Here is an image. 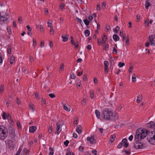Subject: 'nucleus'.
Instances as JSON below:
<instances>
[{
  "label": "nucleus",
  "instance_id": "obj_29",
  "mask_svg": "<svg viewBox=\"0 0 155 155\" xmlns=\"http://www.w3.org/2000/svg\"><path fill=\"white\" fill-rule=\"evenodd\" d=\"M119 29V27L118 26H116L115 28L114 29V31L116 33H117Z\"/></svg>",
  "mask_w": 155,
  "mask_h": 155
},
{
  "label": "nucleus",
  "instance_id": "obj_28",
  "mask_svg": "<svg viewBox=\"0 0 155 155\" xmlns=\"http://www.w3.org/2000/svg\"><path fill=\"white\" fill-rule=\"evenodd\" d=\"M83 21H84L85 24L86 25H88L89 24L90 21H89L87 19H84V20Z\"/></svg>",
  "mask_w": 155,
  "mask_h": 155
},
{
  "label": "nucleus",
  "instance_id": "obj_23",
  "mask_svg": "<svg viewBox=\"0 0 155 155\" xmlns=\"http://www.w3.org/2000/svg\"><path fill=\"white\" fill-rule=\"evenodd\" d=\"M142 96H138L137 97V102L138 103H139L141 101V99H142Z\"/></svg>",
  "mask_w": 155,
  "mask_h": 155
},
{
  "label": "nucleus",
  "instance_id": "obj_22",
  "mask_svg": "<svg viewBox=\"0 0 155 155\" xmlns=\"http://www.w3.org/2000/svg\"><path fill=\"white\" fill-rule=\"evenodd\" d=\"M15 60V57L12 56L11 57L10 61V63L11 64H12Z\"/></svg>",
  "mask_w": 155,
  "mask_h": 155
},
{
  "label": "nucleus",
  "instance_id": "obj_59",
  "mask_svg": "<svg viewBox=\"0 0 155 155\" xmlns=\"http://www.w3.org/2000/svg\"><path fill=\"white\" fill-rule=\"evenodd\" d=\"M53 45V44L52 41H50L49 44V46H50V47L51 48L52 47Z\"/></svg>",
  "mask_w": 155,
  "mask_h": 155
},
{
  "label": "nucleus",
  "instance_id": "obj_45",
  "mask_svg": "<svg viewBox=\"0 0 155 155\" xmlns=\"http://www.w3.org/2000/svg\"><path fill=\"white\" fill-rule=\"evenodd\" d=\"M70 38H71V43L73 45L74 44V41L73 40V39H74L73 38L72 36H71Z\"/></svg>",
  "mask_w": 155,
  "mask_h": 155
},
{
  "label": "nucleus",
  "instance_id": "obj_52",
  "mask_svg": "<svg viewBox=\"0 0 155 155\" xmlns=\"http://www.w3.org/2000/svg\"><path fill=\"white\" fill-rule=\"evenodd\" d=\"M9 147L12 150H13L15 148L14 145L13 144L11 145V144L9 145Z\"/></svg>",
  "mask_w": 155,
  "mask_h": 155
},
{
  "label": "nucleus",
  "instance_id": "obj_57",
  "mask_svg": "<svg viewBox=\"0 0 155 155\" xmlns=\"http://www.w3.org/2000/svg\"><path fill=\"white\" fill-rule=\"evenodd\" d=\"M78 120L77 118H75L74 124H76V125H77L78 124Z\"/></svg>",
  "mask_w": 155,
  "mask_h": 155
},
{
  "label": "nucleus",
  "instance_id": "obj_56",
  "mask_svg": "<svg viewBox=\"0 0 155 155\" xmlns=\"http://www.w3.org/2000/svg\"><path fill=\"white\" fill-rule=\"evenodd\" d=\"M105 4L104 2L102 4V8H103V9H104V8H105Z\"/></svg>",
  "mask_w": 155,
  "mask_h": 155
},
{
  "label": "nucleus",
  "instance_id": "obj_63",
  "mask_svg": "<svg viewBox=\"0 0 155 155\" xmlns=\"http://www.w3.org/2000/svg\"><path fill=\"white\" fill-rule=\"evenodd\" d=\"M92 153L94 154L95 155H97V151L96 150H92Z\"/></svg>",
  "mask_w": 155,
  "mask_h": 155
},
{
  "label": "nucleus",
  "instance_id": "obj_35",
  "mask_svg": "<svg viewBox=\"0 0 155 155\" xmlns=\"http://www.w3.org/2000/svg\"><path fill=\"white\" fill-rule=\"evenodd\" d=\"M109 48V45L108 44H106L105 47L103 48V50H107Z\"/></svg>",
  "mask_w": 155,
  "mask_h": 155
},
{
  "label": "nucleus",
  "instance_id": "obj_43",
  "mask_svg": "<svg viewBox=\"0 0 155 155\" xmlns=\"http://www.w3.org/2000/svg\"><path fill=\"white\" fill-rule=\"evenodd\" d=\"M69 143V141L68 140H66L64 142V144L66 146H68V144Z\"/></svg>",
  "mask_w": 155,
  "mask_h": 155
},
{
  "label": "nucleus",
  "instance_id": "obj_51",
  "mask_svg": "<svg viewBox=\"0 0 155 155\" xmlns=\"http://www.w3.org/2000/svg\"><path fill=\"white\" fill-rule=\"evenodd\" d=\"M78 42H75L74 43L73 45H74V47L75 48H77L78 47Z\"/></svg>",
  "mask_w": 155,
  "mask_h": 155
},
{
  "label": "nucleus",
  "instance_id": "obj_11",
  "mask_svg": "<svg viewBox=\"0 0 155 155\" xmlns=\"http://www.w3.org/2000/svg\"><path fill=\"white\" fill-rule=\"evenodd\" d=\"M37 127L35 126H31L29 127V131L30 132L33 133L36 130Z\"/></svg>",
  "mask_w": 155,
  "mask_h": 155
},
{
  "label": "nucleus",
  "instance_id": "obj_41",
  "mask_svg": "<svg viewBox=\"0 0 155 155\" xmlns=\"http://www.w3.org/2000/svg\"><path fill=\"white\" fill-rule=\"evenodd\" d=\"M4 90V87L3 85H2L0 86V93H2L3 92Z\"/></svg>",
  "mask_w": 155,
  "mask_h": 155
},
{
  "label": "nucleus",
  "instance_id": "obj_1",
  "mask_svg": "<svg viewBox=\"0 0 155 155\" xmlns=\"http://www.w3.org/2000/svg\"><path fill=\"white\" fill-rule=\"evenodd\" d=\"M102 116L105 119L115 120L118 119V115L117 114H114L111 110L106 109L103 112Z\"/></svg>",
  "mask_w": 155,
  "mask_h": 155
},
{
  "label": "nucleus",
  "instance_id": "obj_30",
  "mask_svg": "<svg viewBox=\"0 0 155 155\" xmlns=\"http://www.w3.org/2000/svg\"><path fill=\"white\" fill-rule=\"evenodd\" d=\"M7 52L8 54H11V47L10 46H8V49H7Z\"/></svg>",
  "mask_w": 155,
  "mask_h": 155
},
{
  "label": "nucleus",
  "instance_id": "obj_13",
  "mask_svg": "<svg viewBox=\"0 0 155 155\" xmlns=\"http://www.w3.org/2000/svg\"><path fill=\"white\" fill-rule=\"evenodd\" d=\"M60 124H58V123L57 124V128H56V130H57V134H59L60 133V132L61 131V129L60 128Z\"/></svg>",
  "mask_w": 155,
  "mask_h": 155
},
{
  "label": "nucleus",
  "instance_id": "obj_24",
  "mask_svg": "<svg viewBox=\"0 0 155 155\" xmlns=\"http://www.w3.org/2000/svg\"><path fill=\"white\" fill-rule=\"evenodd\" d=\"M62 38H63V41L64 42L67 41L68 39V37L63 35L62 36Z\"/></svg>",
  "mask_w": 155,
  "mask_h": 155
},
{
  "label": "nucleus",
  "instance_id": "obj_12",
  "mask_svg": "<svg viewBox=\"0 0 155 155\" xmlns=\"http://www.w3.org/2000/svg\"><path fill=\"white\" fill-rule=\"evenodd\" d=\"M82 127L81 125L78 126L77 127L76 130L79 134H81L82 132Z\"/></svg>",
  "mask_w": 155,
  "mask_h": 155
},
{
  "label": "nucleus",
  "instance_id": "obj_3",
  "mask_svg": "<svg viewBox=\"0 0 155 155\" xmlns=\"http://www.w3.org/2000/svg\"><path fill=\"white\" fill-rule=\"evenodd\" d=\"M8 134L7 128L3 126H0V139L2 140L5 139Z\"/></svg>",
  "mask_w": 155,
  "mask_h": 155
},
{
  "label": "nucleus",
  "instance_id": "obj_53",
  "mask_svg": "<svg viewBox=\"0 0 155 155\" xmlns=\"http://www.w3.org/2000/svg\"><path fill=\"white\" fill-rule=\"evenodd\" d=\"M33 46H35V45H36V40L35 39L33 38Z\"/></svg>",
  "mask_w": 155,
  "mask_h": 155
},
{
  "label": "nucleus",
  "instance_id": "obj_42",
  "mask_svg": "<svg viewBox=\"0 0 155 155\" xmlns=\"http://www.w3.org/2000/svg\"><path fill=\"white\" fill-rule=\"evenodd\" d=\"M133 68L132 66H131L128 69V71L130 73H131L132 71H133Z\"/></svg>",
  "mask_w": 155,
  "mask_h": 155
},
{
  "label": "nucleus",
  "instance_id": "obj_5",
  "mask_svg": "<svg viewBox=\"0 0 155 155\" xmlns=\"http://www.w3.org/2000/svg\"><path fill=\"white\" fill-rule=\"evenodd\" d=\"M135 141L134 145V147L136 149L142 148L143 145L142 143L139 140Z\"/></svg>",
  "mask_w": 155,
  "mask_h": 155
},
{
  "label": "nucleus",
  "instance_id": "obj_34",
  "mask_svg": "<svg viewBox=\"0 0 155 155\" xmlns=\"http://www.w3.org/2000/svg\"><path fill=\"white\" fill-rule=\"evenodd\" d=\"M2 117L3 118L4 120H5L6 118V114L5 112H3V114L2 115Z\"/></svg>",
  "mask_w": 155,
  "mask_h": 155
},
{
  "label": "nucleus",
  "instance_id": "obj_2",
  "mask_svg": "<svg viewBox=\"0 0 155 155\" xmlns=\"http://www.w3.org/2000/svg\"><path fill=\"white\" fill-rule=\"evenodd\" d=\"M147 130L145 129L144 130L139 128L136 131V134L135 136V140L140 141L142 139H144L147 136Z\"/></svg>",
  "mask_w": 155,
  "mask_h": 155
},
{
  "label": "nucleus",
  "instance_id": "obj_16",
  "mask_svg": "<svg viewBox=\"0 0 155 155\" xmlns=\"http://www.w3.org/2000/svg\"><path fill=\"white\" fill-rule=\"evenodd\" d=\"M87 141H90L92 143H93V141L94 140V136H91V137H87Z\"/></svg>",
  "mask_w": 155,
  "mask_h": 155
},
{
  "label": "nucleus",
  "instance_id": "obj_58",
  "mask_svg": "<svg viewBox=\"0 0 155 155\" xmlns=\"http://www.w3.org/2000/svg\"><path fill=\"white\" fill-rule=\"evenodd\" d=\"M133 138V136L132 135H131L129 137L128 139L129 140L131 141L132 140Z\"/></svg>",
  "mask_w": 155,
  "mask_h": 155
},
{
  "label": "nucleus",
  "instance_id": "obj_15",
  "mask_svg": "<svg viewBox=\"0 0 155 155\" xmlns=\"http://www.w3.org/2000/svg\"><path fill=\"white\" fill-rule=\"evenodd\" d=\"M63 109L67 111H69L71 110L70 106L68 105L67 106L65 104H63Z\"/></svg>",
  "mask_w": 155,
  "mask_h": 155
},
{
  "label": "nucleus",
  "instance_id": "obj_18",
  "mask_svg": "<svg viewBox=\"0 0 155 155\" xmlns=\"http://www.w3.org/2000/svg\"><path fill=\"white\" fill-rule=\"evenodd\" d=\"M113 37L114 40L116 41H118L119 39V37L116 34H114L113 35Z\"/></svg>",
  "mask_w": 155,
  "mask_h": 155
},
{
  "label": "nucleus",
  "instance_id": "obj_20",
  "mask_svg": "<svg viewBox=\"0 0 155 155\" xmlns=\"http://www.w3.org/2000/svg\"><path fill=\"white\" fill-rule=\"evenodd\" d=\"M84 33L85 34V35L86 37L88 36L90 34V31L88 30H86L84 31Z\"/></svg>",
  "mask_w": 155,
  "mask_h": 155
},
{
  "label": "nucleus",
  "instance_id": "obj_37",
  "mask_svg": "<svg viewBox=\"0 0 155 155\" xmlns=\"http://www.w3.org/2000/svg\"><path fill=\"white\" fill-rule=\"evenodd\" d=\"M59 7L61 9H64V3H61Z\"/></svg>",
  "mask_w": 155,
  "mask_h": 155
},
{
  "label": "nucleus",
  "instance_id": "obj_50",
  "mask_svg": "<svg viewBox=\"0 0 155 155\" xmlns=\"http://www.w3.org/2000/svg\"><path fill=\"white\" fill-rule=\"evenodd\" d=\"M98 44V45H100L101 44V39L100 38L97 39Z\"/></svg>",
  "mask_w": 155,
  "mask_h": 155
},
{
  "label": "nucleus",
  "instance_id": "obj_55",
  "mask_svg": "<svg viewBox=\"0 0 155 155\" xmlns=\"http://www.w3.org/2000/svg\"><path fill=\"white\" fill-rule=\"evenodd\" d=\"M18 21L20 23H21L22 21V18L21 17H19L18 18Z\"/></svg>",
  "mask_w": 155,
  "mask_h": 155
},
{
  "label": "nucleus",
  "instance_id": "obj_44",
  "mask_svg": "<svg viewBox=\"0 0 155 155\" xmlns=\"http://www.w3.org/2000/svg\"><path fill=\"white\" fill-rule=\"evenodd\" d=\"M21 150V148H20L15 155H19Z\"/></svg>",
  "mask_w": 155,
  "mask_h": 155
},
{
  "label": "nucleus",
  "instance_id": "obj_31",
  "mask_svg": "<svg viewBox=\"0 0 155 155\" xmlns=\"http://www.w3.org/2000/svg\"><path fill=\"white\" fill-rule=\"evenodd\" d=\"M125 65L124 63L123 62H120L118 64V66H119L120 68L123 67Z\"/></svg>",
  "mask_w": 155,
  "mask_h": 155
},
{
  "label": "nucleus",
  "instance_id": "obj_60",
  "mask_svg": "<svg viewBox=\"0 0 155 155\" xmlns=\"http://www.w3.org/2000/svg\"><path fill=\"white\" fill-rule=\"evenodd\" d=\"M26 27L28 29V31H31L32 30L31 28H30L29 26L27 25L26 26Z\"/></svg>",
  "mask_w": 155,
  "mask_h": 155
},
{
  "label": "nucleus",
  "instance_id": "obj_46",
  "mask_svg": "<svg viewBox=\"0 0 155 155\" xmlns=\"http://www.w3.org/2000/svg\"><path fill=\"white\" fill-rule=\"evenodd\" d=\"M84 147L82 146H80L79 147V150L80 151H83V150Z\"/></svg>",
  "mask_w": 155,
  "mask_h": 155
},
{
  "label": "nucleus",
  "instance_id": "obj_61",
  "mask_svg": "<svg viewBox=\"0 0 155 155\" xmlns=\"http://www.w3.org/2000/svg\"><path fill=\"white\" fill-rule=\"evenodd\" d=\"M87 48L88 50H91V46L90 45H89L87 46Z\"/></svg>",
  "mask_w": 155,
  "mask_h": 155
},
{
  "label": "nucleus",
  "instance_id": "obj_38",
  "mask_svg": "<svg viewBox=\"0 0 155 155\" xmlns=\"http://www.w3.org/2000/svg\"><path fill=\"white\" fill-rule=\"evenodd\" d=\"M49 96L51 98H53L55 97V95L53 94H49Z\"/></svg>",
  "mask_w": 155,
  "mask_h": 155
},
{
  "label": "nucleus",
  "instance_id": "obj_39",
  "mask_svg": "<svg viewBox=\"0 0 155 155\" xmlns=\"http://www.w3.org/2000/svg\"><path fill=\"white\" fill-rule=\"evenodd\" d=\"M52 127H50L49 128V129H48V132H49V133L50 134H51L52 132Z\"/></svg>",
  "mask_w": 155,
  "mask_h": 155
},
{
  "label": "nucleus",
  "instance_id": "obj_36",
  "mask_svg": "<svg viewBox=\"0 0 155 155\" xmlns=\"http://www.w3.org/2000/svg\"><path fill=\"white\" fill-rule=\"evenodd\" d=\"M76 18L77 21L78 22H79L81 25L82 23H83V22L81 19H80L79 18L77 17Z\"/></svg>",
  "mask_w": 155,
  "mask_h": 155
},
{
  "label": "nucleus",
  "instance_id": "obj_14",
  "mask_svg": "<svg viewBox=\"0 0 155 155\" xmlns=\"http://www.w3.org/2000/svg\"><path fill=\"white\" fill-rule=\"evenodd\" d=\"M107 39V35L105 33H104L103 36L102 38V43L103 44H105V43Z\"/></svg>",
  "mask_w": 155,
  "mask_h": 155
},
{
  "label": "nucleus",
  "instance_id": "obj_26",
  "mask_svg": "<svg viewBox=\"0 0 155 155\" xmlns=\"http://www.w3.org/2000/svg\"><path fill=\"white\" fill-rule=\"evenodd\" d=\"M50 152L49 153V155H53L54 153V150L50 147L49 148Z\"/></svg>",
  "mask_w": 155,
  "mask_h": 155
},
{
  "label": "nucleus",
  "instance_id": "obj_27",
  "mask_svg": "<svg viewBox=\"0 0 155 155\" xmlns=\"http://www.w3.org/2000/svg\"><path fill=\"white\" fill-rule=\"evenodd\" d=\"M33 105L32 103H30L29 104V107L30 109L32 111H34V109L33 107Z\"/></svg>",
  "mask_w": 155,
  "mask_h": 155
},
{
  "label": "nucleus",
  "instance_id": "obj_9",
  "mask_svg": "<svg viewBox=\"0 0 155 155\" xmlns=\"http://www.w3.org/2000/svg\"><path fill=\"white\" fill-rule=\"evenodd\" d=\"M104 71L105 72L107 73L108 72V67L109 65V63L107 61H105L104 62Z\"/></svg>",
  "mask_w": 155,
  "mask_h": 155
},
{
  "label": "nucleus",
  "instance_id": "obj_54",
  "mask_svg": "<svg viewBox=\"0 0 155 155\" xmlns=\"http://www.w3.org/2000/svg\"><path fill=\"white\" fill-rule=\"evenodd\" d=\"M7 31L9 35H10L11 33V30L10 28H7Z\"/></svg>",
  "mask_w": 155,
  "mask_h": 155
},
{
  "label": "nucleus",
  "instance_id": "obj_19",
  "mask_svg": "<svg viewBox=\"0 0 155 155\" xmlns=\"http://www.w3.org/2000/svg\"><path fill=\"white\" fill-rule=\"evenodd\" d=\"M95 114L96 115L97 117L98 118H100V113L99 111L97 110L95 111Z\"/></svg>",
  "mask_w": 155,
  "mask_h": 155
},
{
  "label": "nucleus",
  "instance_id": "obj_21",
  "mask_svg": "<svg viewBox=\"0 0 155 155\" xmlns=\"http://www.w3.org/2000/svg\"><path fill=\"white\" fill-rule=\"evenodd\" d=\"M150 4L148 1H147L146 2V4L145 5V8L146 9H147L150 6Z\"/></svg>",
  "mask_w": 155,
  "mask_h": 155
},
{
  "label": "nucleus",
  "instance_id": "obj_40",
  "mask_svg": "<svg viewBox=\"0 0 155 155\" xmlns=\"http://www.w3.org/2000/svg\"><path fill=\"white\" fill-rule=\"evenodd\" d=\"M136 80V76L135 75H134V76H133L132 77V81L133 82H134Z\"/></svg>",
  "mask_w": 155,
  "mask_h": 155
},
{
  "label": "nucleus",
  "instance_id": "obj_8",
  "mask_svg": "<svg viewBox=\"0 0 155 155\" xmlns=\"http://www.w3.org/2000/svg\"><path fill=\"white\" fill-rule=\"evenodd\" d=\"M148 131H147V134H146L147 135V140H149L150 139V138H152V137H155V132H151L150 133H149L148 134Z\"/></svg>",
  "mask_w": 155,
  "mask_h": 155
},
{
  "label": "nucleus",
  "instance_id": "obj_47",
  "mask_svg": "<svg viewBox=\"0 0 155 155\" xmlns=\"http://www.w3.org/2000/svg\"><path fill=\"white\" fill-rule=\"evenodd\" d=\"M113 52L114 53L115 52V53L116 54H117V50L115 47H114L113 48Z\"/></svg>",
  "mask_w": 155,
  "mask_h": 155
},
{
  "label": "nucleus",
  "instance_id": "obj_48",
  "mask_svg": "<svg viewBox=\"0 0 155 155\" xmlns=\"http://www.w3.org/2000/svg\"><path fill=\"white\" fill-rule=\"evenodd\" d=\"M41 101L43 104H46V100L45 99L43 98H42L41 99Z\"/></svg>",
  "mask_w": 155,
  "mask_h": 155
},
{
  "label": "nucleus",
  "instance_id": "obj_49",
  "mask_svg": "<svg viewBox=\"0 0 155 155\" xmlns=\"http://www.w3.org/2000/svg\"><path fill=\"white\" fill-rule=\"evenodd\" d=\"M75 77L76 76L74 73H73L71 75V78L72 79H74L75 78Z\"/></svg>",
  "mask_w": 155,
  "mask_h": 155
},
{
  "label": "nucleus",
  "instance_id": "obj_62",
  "mask_svg": "<svg viewBox=\"0 0 155 155\" xmlns=\"http://www.w3.org/2000/svg\"><path fill=\"white\" fill-rule=\"evenodd\" d=\"M83 74L82 71H81V72H78V73L77 75L78 76H79Z\"/></svg>",
  "mask_w": 155,
  "mask_h": 155
},
{
  "label": "nucleus",
  "instance_id": "obj_6",
  "mask_svg": "<svg viewBox=\"0 0 155 155\" xmlns=\"http://www.w3.org/2000/svg\"><path fill=\"white\" fill-rule=\"evenodd\" d=\"M8 130H9V135L11 138H15V135L14 129L11 127H9Z\"/></svg>",
  "mask_w": 155,
  "mask_h": 155
},
{
  "label": "nucleus",
  "instance_id": "obj_25",
  "mask_svg": "<svg viewBox=\"0 0 155 155\" xmlns=\"http://www.w3.org/2000/svg\"><path fill=\"white\" fill-rule=\"evenodd\" d=\"M115 138V136L114 135H111L110 138V141L111 143H112L114 140Z\"/></svg>",
  "mask_w": 155,
  "mask_h": 155
},
{
  "label": "nucleus",
  "instance_id": "obj_10",
  "mask_svg": "<svg viewBox=\"0 0 155 155\" xmlns=\"http://www.w3.org/2000/svg\"><path fill=\"white\" fill-rule=\"evenodd\" d=\"M147 126L150 128H154L155 127V123L153 121H150L148 123Z\"/></svg>",
  "mask_w": 155,
  "mask_h": 155
},
{
  "label": "nucleus",
  "instance_id": "obj_33",
  "mask_svg": "<svg viewBox=\"0 0 155 155\" xmlns=\"http://www.w3.org/2000/svg\"><path fill=\"white\" fill-rule=\"evenodd\" d=\"M90 97L91 98H92L94 97V93L92 91H90Z\"/></svg>",
  "mask_w": 155,
  "mask_h": 155
},
{
  "label": "nucleus",
  "instance_id": "obj_7",
  "mask_svg": "<svg viewBox=\"0 0 155 155\" xmlns=\"http://www.w3.org/2000/svg\"><path fill=\"white\" fill-rule=\"evenodd\" d=\"M155 38V35L154 34L151 35L149 37V39L150 42V44L152 45H155V44L154 43V39Z\"/></svg>",
  "mask_w": 155,
  "mask_h": 155
},
{
  "label": "nucleus",
  "instance_id": "obj_32",
  "mask_svg": "<svg viewBox=\"0 0 155 155\" xmlns=\"http://www.w3.org/2000/svg\"><path fill=\"white\" fill-rule=\"evenodd\" d=\"M124 143H123V142H122V141L121 142H120L117 146V147L118 148H120L122 146H123V144Z\"/></svg>",
  "mask_w": 155,
  "mask_h": 155
},
{
  "label": "nucleus",
  "instance_id": "obj_4",
  "mask_svg": "<svg viewBox=\"0 0 155 155\" xmlns=\"http://www.w3.org/2000/svg\"><path fill=\"white\" fill-rule=\"evenodd\" d=\"M8 15V14L7 13H5V15H4L0 13V25H2L3 24L7 22L8 18L5 16Z\"/></svg>",
  "mask_w": 155,
  "mask_h": 155
},
{
  "label": "nucleus",
  "instance_id": "obj_17",
  "mask_svg": "<svg viewBox=\"0 0 155 155\" xmlns=\"http://www.w3.org/2000/svg\"><path fill=\"white\" fill-rule=\"evenodd\" d=\"M127 140L126 138H124L122 140V142L124 143V146L125 147H127L128 146V143H127Z\"/></svg>",
  "mask_w": 155,
  "mask_h": 155
},
{
  "label": "nucleus",
  "instance_id": "obj_64",
  "mask_svg": "<svg viewBox=\"0 0 155 155\" xmlns=\"http://www.w3.org/2000/svg\"><path fill=\"white\" fill-rule=\"evenodd\" d=\"M83 80L84 81H86V80L87 79V78L86 76L85 75H84L83 76Z\"/></svg>",
  "mask_w": 155,
  "mask_h": 155
}]
</instances>
